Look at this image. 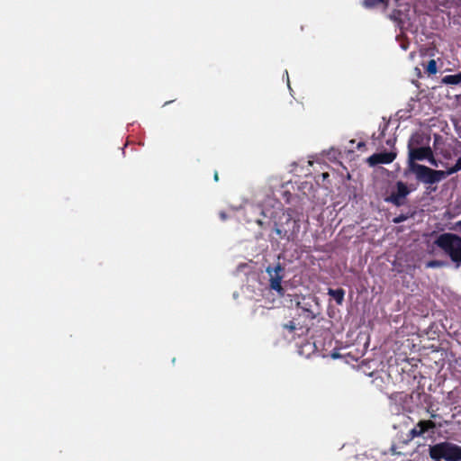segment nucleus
<instances>
[{"instance_id":"f257e3e1","label":"nucleus","mask_w":461,"mask_h":461,"mask_svg":"<svg viewBox=\"0 0 461 461\" xmlns=\"http://www.w3.org/2000/svg\"><path fill=\"white\" fill-rule=\"evenodd\" d=\"M440 248L457 267L461 265V238L453 233L440 234L435 240Z\"/></svg>"},{"instance_id":"f03ea898","label":"nucleus","mask_w":461,"mask_h":461,"mask_svg":"<svg viewBox=\"0 0 461 461\" xmlns=\"http://www.w3.org/2000/svg\"><path fill=\"white\" fill-rule=\"evenodd\" d=\"M429 456L432 459L446 461H461V447L450 442H440L429 447Z\"/></svg>"},{"instance_id":"7ed1b4c3","label":"nucleus","mask_w":461,"mask_h":461,"mask_svg":"<svg viewBox=\"0 0 461 461\" xmlns=\"http://www.w3.org/2000/svg\"><path fill=\"white\" fill-rule=\"evenodd\" d=\"M408 170L415 175L417 180L427 185H433L446 178L444 171L434 170L420 164L411 163Z\"/></svg>"},{"instance_id":"20e7f679","label":"nucleus","mask_w":461,"mask_h":461,"mask_svg":"<svg viewBox=\"0 0 461 461\" xmlns=\"http://www.w3.org/2000/svg\"><path fill=\"white\" fill-rule=\"evenodd\" d=\"M266 272L269 276L270 287L282 295L284 289L281 283L283 280L284 267L278 263L276 267H267Z\"/></svg>"},{"instance_id":"39448f33","label":"nucleus","mask_w":461,"mask_h":461,"mask_svg":"<svg viewBox=\"0 0 461 461\" xmlns=\"http://www.w3.org/2000/svg\"><path fill=\"white\" fill-rule=\"evenodd\" d=\"M432 149L429 147L413 148L411 141L408 144V168L411 163L417 164L416 161L427 160L430 156Z\"/></svg>"},{"instance_id":"423d86ee","label":"nucleus","mask_w":461,"mask_h":461,"mask_svg":"<svg viewBox=\"0 0 461 461\" xmlns=\"http://www.w3.org/2000/svg\"><path fill=\"white\" fill-rule=\"evenodd\" d=\"M408 194H409V190L407 188V185L402 182H398L396 185V192L393 193L386 199V201L393 203L396 206H400L403 203V201Z\"/></svg>"},{"instance_id":"0eeeda50","label":"nucleus","mask_w":461,"mask_h":461,"mask_svg":"<svg viewBox=\"0 0 461 461\" xmlns=\"http://www.w3.org/2000/svg\"><path fill=\"white\" fill-rule=\"evenodd\" d=\"M395 158L396 154L394 152H381L370 156L367 162L371 167H374L378 164H390Z\"/></svg>"},{"instance_id":"6e6552de","label":"nucleus","mask_w":461,"mask_h":461,"mask_svg":"<svg viewBox=\"0 0 461 461\" xmlns=\"http://www.w3.org/2000/svg\"><path fill=\"white\" fill-rule=\"evenodd\" d=\"M297 306L302 309L305 312V316L310 319H314L316 316L315 309L314 307L317 306V302L315 298L309 297L305 298L303 297L302 301H299L297 303Z\"/></svg>"},{"instance_id":"1a4fd4ad","label":"nucleus","mask_w":461,"mask_h":461,"mask_svg":"<svg viewBox=\"0 0 461 461\" xmlns=\"http://www.w3.org/2000/svg\"><path fill=\"white\" fill-rule=\"evenodd\" d=\"M436 424L431 420H420L418 424L410 431L411 438L422 436L428 429H434Z\"/></svg>"},{"instance_id":"9d476101","label":"nucleus","mask_w":461,"mask_h":461,"mask_svg":"<svg viewBox=\"0 0 461 461\" xmlns=\"http://www.w3.org/2000/svg\"><path fill=\"white\" fill-rule=\"evenodd\" d=\"M328 294L338 304H341L343 303L345 293L342 289H329Z\"/></svg>"},{"instance_id":"9b49d317","label":"nucleus","mask_w":461,"mask_h":461,"mask_svg":"<svg viewBox=\"0 0 461 461\" xmlns=\"http://www.w3.org/2000/svg\"><path fill=\"white\" fill-rule=\"evenodd\" d=\"M442 83L446 85H458L461 83V72L456 75L445 76L442 78Z\"/></svg>"},{"instance_id":"f8f14e48","label":"nucleus","mask_w":461,"mask_h":461,"mask_svg":"<svg viewBox=\"0 0 461 461\" xmlns=\"http://www.w3.org/2000/svg\"><path fill=\"white\" fill-rule=\"evenodd\" d=\"M461 170V158H459L455 166L451 167L450 168H448L447 171H444V174H445V177H447V176H450L452 174H455L458 171Z\"/></svg>"},{"instance_id":"ddd939ff","label":"nucleus","mask_w":461,"mask_h":461,"mask_svg":"<svg viewBox=\"0 0 461 461\" xmlns=\"http://www.w3.org/2000/svg\"><path fill=\"white\" fill-rule=\"evenodd\" d=\"M426 70L429 74L434 75L437 73V63L434 59L429 61Z\"/></svg>"},{"instance_id":"4468645a","label":"nucleus","mask_w":461,"mask_h":461,"mask_svg":"<svg viewBox=\"0 0 461 461\" xmlns=\"http://www.w3.org/2000/svg\"><path fill=\"white\" fill-rule=\"evenodd\" d=\"M444 266V263L439 260H431L426 263L427 268H437Z\"/></svg>"},{"instance_id":"2eb2a0df","label":"nucleus","mask_w":461,"mask_h":461,"mask_svg":"<svg viewBox=\"0 0 461 461\" xmlns=\"http://www.w3.org/2000/svg\"><path fill=\"white\" fill-rule=\"evenodd\" d=\"M384 0H364L363 4L366 7L371 8L376 6L378 4L384 3Z\"/></svg>"},{"instance_id":"dca6fc26","label":"nucleus","mask_w":461,"mask_h":461,"mask_svg":"<svg viewBox=\"0 0 461 461\" xmlns=\"http://www.w3.org/2000/svg\"><path fill=\"white\" fill-rule=\"evenodd\" d=\"M429 161V163L434 167H438V161L435 159L434 156H433V152L430 153V156L427 159Z\"/></svg>"},{"instance_id":"f3484780","label":"nucleus","mask_w":461,"mask_h":461,"mask_svg":"<svg viewBox=\"0 0 461 461\" xmlns=\"http://www.w3.org/2000/svg\"><path fill=\"white\" fill-rule=\"evenodd\" d=\"M407 218H408V217H407L406 215L402 214V215H399V216L395 217V218L393 220V221L394 223H400V222H402V221H406V220H407Z\"/></svg>"},{"instance_id":"a211bd4d","label":"nucleus","mask_w":461,"mask_h":461,"mask_svg":"<svg viewBox=\"0 0 461 461\" xmlns=\"http://www.w3.org/2000/svg\"><path fill=\"white\" fill-rule=\"evenodd\" d=\"M455 230L461 231V220L455 223Z\"/></svg>"},{"instance_id":"6ab92c4d","label":"nucleus","mask_w":461,"mask_h":461,"mask_svg":"<svg viewBox=\"0 0 461 461\" xmlns=\"http://www.w3.org/2000/svg\"><path fill=\"white\" fill-rule=\"evenodd\" d=\"M285 327L288 328L290 330H293L295 329L294 324L286 325Z\"/></svg>"},{"instance_id":"aec40b11","label":"nucleus","mask_w":461,"mask_h":461,"mask_svg":"<svg viewBox=\"0 0 461 461\" xmlns=\"http://www.w3.org/2000/svg\"><path fill=\"white\" fill-rule=\"evenodd\" d=\"M275 231L277 235H281L282 234V230L279 229V228H276L275 229Z\"/></svg>"},{"instance_id":"412c9836","label":"nucleus","mask_w":461,"mask_h":461,"mask_svg":"<svg viewBox=\"0 0 461 461\" xmlns=\"http://www.w3.org/2000/svg\"><path fill=\"white\" fill-rule=\"evenodd\" d=\"M214 179H215L216 181L218 180V174H217V173H215V174H214Z\"/></svg>"},{"instance_id":"4be33fe9","label":"nucleus","mask_w":461,"mask_h":461,"mask_svg":"<svg viewBox=\"0 0 461 461\" xmlns=\"http://www.w3.org/2000/svg\"><path fill=\"white\" fill-rule=\"evenodd\" d=\"M221 217L222 219H225V214H224L223 212H221Z\"/></svg>"},{"instance_id":"5701e85b","label":"nucleus","mask_w":461,"mask_h":461,"mask_svg":"<svg viewBox=\"0 0 461 461\" xmlns=\"http://www.w3.org/2000/svg\"><path fill=\"white\" fill-rule=\"evenodd\" d=\"M430 416H431V418H436L437 417V415L435 413H431Z\"/></svg>"},{"instance_id":"b1692460","label":"nucleus","mask_w":461,"mask_h":461,"mask_svg":"<svg viewBox=\"0 0 461 461\" xmlns=\"http://www.w3.org/2000/svg\"><path fill=\"white\" fill-rule=\"evenodd\" d=\"M437 461H439V460H437Z\"/></svg>"}]
</instances>
